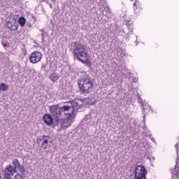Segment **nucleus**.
I'll return each instance as SVG.
<instances>
[{"label": "nucleus", "instance_id": "nucleus-28", "mask_svg": "<svg viewBox=\"0 0 179 179\" xmlns=\"http://www.w3.org/2000/svg\"><path fill=\"white\" fill-rule=\"evenodd\" d=\"M131 1H134V0H131Z\"/></svg>", "mask_w": 179, "mask_h": 179}, {"label": "nucleus", "instance_id": "nucleus-20", "mask_svg": "<svg viewBox=\"0 0 179 179\" xmlns=\"http://www.w3.org/2000/svg\"><path fill=\"white\" fill-rule=\"evenodd\" d=\"M46 35H47V33L43 32L41 36H42L43 38H44V37H45Z\"/></svg>", "mask_w": 179, "mask_h": 179}, {"label": "nucleus", "instance_id": "nucleus-25", "mask_svg": "<svg viewBox=\"0 0 179 179\" xmlns=\"http://www.w3.org/2000/svg\"><path fill=\"white\" fill-rule=\"evenodd\" d=\"M40 31H41V33H44V29H41Z\"/></svg>", "mask_w": 179, "mask_h": 179}, {"label": "nucleus", "instance_id": "nucleus-5", "mask_svg": "<svg viewBox=\"0 0 179 179\" xmlns=\"http://www.w3.org/2000/svg\"><path fill=\"white\" fill-rule=\"evenodd\" d=\"M37 143L41 146V149L47 150L51 148V140H50V136H41L37 138Z\"/></svg>", "mask_w": 179, "mask_h": 179}, {"label": "nucleus", "instance_id": "nucleus-12", "mask_svg": "<svg viewBox=\"0 0 179 179\" xmlns=\"http://www.w3.org/2000/svg\"><path fill=\"white\" fill-rule=\"evenodd\" d=\"M43 122L48 127L50 125H52V123L54 122V119L52 118V116L50 114H45L43 117Z\"/></svg>", "mask_w": 179, "mask_h": 179}, {"label": "nucleus", "instance_id": "nucleus-6", "mask_svg": "<svg viewBox=\"0 0 179 179\" xmlns=\"http://www.w3.org/2000/svg\"><path fill=\"white\" fill-rule=\"evenodd\" d=\"M146 174H148V171L144 166L138 165L135 168L134 171V178L135 179H146Z\"/></svg>", "mask_w": 179, "mask_h": 179}, {"label": "nucleus", "instance_id": "nucleus-2", "mask_svg": "<svg viewBox=\"0 0 179 179\" xmlns=\"http://www.w3.org/2000/svg\"><path fill=\"white\" fill-rule=\"evenodd\" d=\"M49 111L51 115L57 120V125H59L58 121H59V118H61L62 115H66L65 118H68V112L65 105L62 107H59L58 105L49 106Z\"/></svg>", "mask_w": 179, "mask_h": 179}, {"label": "nucleus", "instance_id": "nucleus-4", "mask_svg": "<svg viewBox=\"0 0 179 179\" xmlns=\"http://www.w3.org/2000/svg\"><path fill=\"white\" fill-rule=\"evenodd\" d=\"M78 84L82 93H90L93 89V83L87 76L81 78Z\"/></svg>", "mask_w": 179, "mask_h": 179}, {"label": "nucleus", "instance_id": "nucleus-16", "mask_svg": "<svg viewBox=\"0 0 179 179\" xmlns=\"http://www.w3.org/2000/svg\"><path fill=\"white\" fill-rule=\"evenodd\" d=\"M9 89V85L5 84V83H2L0 84V92H7Z\"/></svg>", "mask_w": 179, "mask_h": 179}, {"label": "nucleus", "instance_id": "nucleus-23", "mask_svg": "<svg viewBox=\"0 0 179 179\" xmlns=\"http://www.w3.org/2000/svg\"><path fill=\"white\" fill-rule=\"evenodd\" d=\"M176 177H177V174H173L172 178L173 179H176Z\"/></svg>", "mask_w": 179, "mask_h": 179}, {"label": "nucleus", "instance_id": "nucleus-7", "mask_svg": "<svg viewBox=\"0 0 179 179\" xmlns=\"http://www.w3.org/2000/svg\"><path fill=\"white\" fill-rule=\"evenodd\" d=\"M16 173L15 168L12 165H8L5 169V173L3 176H0V179H12L10 177L15 176Z\"/></svg>", "mask_w": 179, "mask_h": 179}, {"label": "nucleus", "instance_id": "nucleus-19", "mask_svg": "<svg viewBox=\"0 0 179 179\" xmlns=\"http://www.w3.org/2000/svg\"><path fill=\"white\" fill-rule=\"evenodd\" d=\"M126 54H125V50H122L120 52V57H122V58H123V57H125Z\"/></svg>", "mask_w": 179, "mask_h": 179}, {"label": "nucleus", "instance_id": "nucleus-9", "mask_svg": "<svg viewBox=\"0 0 179 179\" xmlns=\"http://www.w3.org/2000/svg\"><path fill=\"white\" fill-rule=\"evenodd\" d=\"M138 102L141 103L142 107H143V118L145 119V117L146 115V114L150 113L152 111V113H153V110H152V107L150 106H149V104L148 103H143L142 102V99H138Z\"/></svg>", "mask_w": 179, "mask_h": 179}, {"label": "nucleus", "instance_id": "nucleus-15", "mask_svg": "<svg viewBox=\"0 0 179 179\" xmlns=\"http://www.w3.org/2000/svg\"><path fill=\"white\" fill-rule=\"evenodd\" d=\"M50 79L52 80V82L55 83L59 79V76H58L57 73H54L50 75Z\"/></svg>", "mask_w": 179, "mask_h": 179}, {"label": "nucleus", "instance_id": "nucleus-13", "mask_svg": "<svg viewBox=\"0 0 179 179\" xmlns=\"http://www.w3.org/2000/svg\"><path fill=\"white\" fill-rule=\"evenodd\" d=\"M133 9L136 15H139V12L142 10V8H141V3H139V1H136L135 3H134Z\"/></svg>", "mask_w": 179, "mask_h": 179}, {"label": "nucleus", "instance_id": "nucleus-11", "mask_svg": "<svg viewBox=\"0 0 179 179\" xmlns=\"http://www.w3.org/2000/svg\"><path fill=\"white\" fill-rule=\"evenodd\" d=\"M8 29L10 30H12L13 31H15V30H17V21L16 20H12L11 21H8L6 24Z\"/></svg>", "mask_w": 179, "mask_h": 179}, {"label": "nucleus", "instance_id": "nucleus-3", "mask_svg": "<svg viewBox=\"0 0 179 179\" xmlns=\"http://www.w3.org/2000/svg\"><path fill=\"white\" fill-rule=\"evenodd\" d=\"M82 104H83V102L80 99H76L69 103V105H65L68 120H73V113L78 111V110H80L82 108Z\"/></svg>", "mask_w": 179, "mask_h": 179}, {"label": "nucleus", "instance_id": "nucleus-18", "mask_svg": "<svg viewBox=\"0 0 179 179\" xmlns=\"http://www.w3.org/2000/svg\"><path fill=\"white\" fill-rule=\"evenodd\" d=\"M26 175L24 173H18L14 176V179H24Z\"/></svg>", "mask_w": 179, "mask_h": 179}, {"label": "nucleus", "instance_id": "nucleus-10", "mask_svg": "<svg viewBox=\"0 0 179 179\" xmlns=\"http://www.w3.org/2000/svg\"><path fill=\"white\" fill-rule=\"evenodd\" d=\"M12 163L14 166L13 168L15 169V170L16 169H17V170H20L21 173H26V169H24V166L20 164L19 159H13Z\"/></svg>", "mask_w": 179, "mask_h": 179}, {"label": "nucleus", "instance_id": "nucleus-27", "mask_svg": "<svg viewBox=\"0 0 179 179\" xmlns=\"http://www.w3.org/2000/svg\"><path fill=\"white\" fill-rule=\"evenodd\" d=\"M68 127H62V129H66Z\"/></svg>", "mask_w": 179, "mask_h": 179}, {"label": "nucleus", "instance_id": "nucleus-14", "mask_svg": "<svg viewBox=\"0 0 179 179\" xmlns=\"http://www.w3.org/2000/svg\"><path fill=\"white\" fill-rule=\"evenodd\" d=\"M126 26L129 30V31L127 33L128 36H131L132 34V32L134 31V23L129 20L126 22Z\"/></svg>", "mask_w": 179, "mask_h": 179}, {"label": "nucleus", "instance_id": "nucleus-21", "mask_svg": "<svg viewBox=\"0 0 179 179\" xmlns=\"http://www.w3.org/2000/svg\"><path fill=\"white\" fill-rule=\"evenodd\" d=\"M41 69H42V71H45V65H43L41 68Z\"/></svg>", "mask_w": 179, "mask_h": 179}, {"label": "nucleus", "instance_id": "nucleus-17", "mask_svg": "<svg viewBox=\"0 0 179 179\" xmlns=\"http://www.w3.org/2000/svg\"><path fill=\"white\" fill-rule=\"evenodd\" d=\"M18 22L20 24V26H21V27H23L24 24H26V19L24 17H20Z\"/></svg>", "mask_w": 179, "mask_h": 179}, {"label": "nucleus", "instance_id": "nucleus-1", "mask_svg": "<svg viewBox=\"0 0 179 179\" xmlns=\"http://www.w3.org/2000/svg\"><path fill=\"white\" fill-rule=\"evenodd\" d=\"M71 50L73 51L74 58H76L82 64H89L90 62V56L85 45L79 42H73Z\"/></svg>", "mask_w": 179, "mask_h": 179}, {"label": "nucleus", "instance_id": "nucleus-22", "mask_svg": "<svg viewBox=\"0 0 179 179\" xmlns=\"http://www.w3.org/2000/svg\"><path fill=\"white\" fill-rule=\"evenodd\" d=\"M175 148H176V149L177 150H178V143H176V144L175 145Z\"/></svg>", "mask_w": 179, "mask_h": 179}, {"label": "nucleus", "instance_id": "nucleus-24", "mask_svg": "<svg viewBox=\"0 0 179 179\" xmlns=\"http://www.w3.org/2000/svg\"><path fill=\"white\" fill-rule=\"evenodd\" d=\"M149 159H150V160H155V157H150Z\"/></svg>", "mask_w": 179, "mask_h": 179}, {"label": "nucleus", "instance_id": "nucleus-26", "mask_svg": "<svg viewBox=\"0 0 179 179\" xmlns=\"http://www.w3.org/2000/svg\"><path fill=\"white\" fill-rule=\"evenodd\" d=\"M151 141H153V142H155V138H151Z\"/></svg>", "mask_w": 179, "mask_h": 179}, {"label": "nucleus", "instance_id": "nucleus-8", "mask_svg": "<svg viewBox=\"0 0 179 179\" xmlns=\"http://www.w3.org/2000/svg\"><path fill=\"white\" fill-rule=\"evenodd\" d=\"M41 58H43V55L38 51L33 52L29 55V61L31 64H37L38 62H40Z\"/></svg>", "mask_w": 179, "mask_h": 179}]
</instances>
